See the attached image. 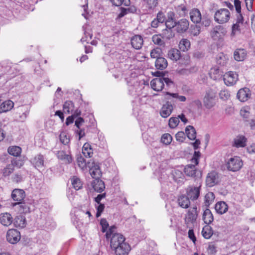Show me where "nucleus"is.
I'll use <instances>...</instances> for the list:
<instances>
[{"mask_svg":"<svg viewBox=\"0 0 255 255\" xmlns=\"http://www.w3.org/2000/svg\"><path fill=\"white\" fill-rule=\"evenodd\" d=\"M230 18V12L226 8H221L215 13L214 19L218 23L223 24L227 22Z\"/></svg>","mask_w":255,"mask_h":255,"instance_id":"nucleus-6","label":"nucleus"},{"mask_svg":"<svg viewBox=\"0 0 255 255\" xmlns=\"http://www.w3.org/2000/svg\"><path fill=\"white\" fill-rule=\"evenodd\" d=\"M176 10L179 13V15L181 16L185 15L187 12V9L184 5H178L176 7Z\"/></svg>","mask_w":255,"mask_h":255,"instance_id":"nucleus-58","label":"nucleus"},{"mask_svg":"<svg viewBox=\"0 0 255 255\" xmlns=\"http://www.w3.org/2000/svg\"><path fill=\"white\" fill-rule=\"evenodd\" d=\"M225 84L227 86H232L235 84L238 80V75L232 71L226 73L223 77Z\"/></svg>","mask_w":255,"mask_h":255,"instance_id":"nucleus-10","label":"nucleus"},{"mask_svg":"<svg viewBox=\"0 0 255 255\" xmlns=\"http://www.w3.org/2000/svg\"><path fill=\"white\" fill-rule=\"evenodd\" d=\"M131 44L135 49H140L143 44L142 37L139 35H135L131 38Z\"/></svg>","mask_w":255,"mask_h":255,"instance_id":"nucleus-21","label":"nucleus"},{"mask_svg":"<svg viewBox=\"0 0 255 255\" xmlns=\"http://www.w3.org/2000/svg\"><path fill=\"white\" fill-rule=\"evenodd\" d=\"M215 195L213 192H208L205 196L206 206H209L214 201Z\"/></svg>","mask_w":255,"mask_h":255,"instance_id":"nucleus-47","label":"nucleus"},{"mask_svg":"<svg viewBox=\"0 0 255 255\" xmlns=\"http://www.w3.org/2000/svg\"><path fill=\"white\" fill-rule=\"evenodd\" d=\"M166 95H169L173 98L178 99L179 101L181 102H185L186 100V98L184 96H180L177 93H170L169 92H166L165 93Z\"/></svg>","mask_w":255,"mask_h":255,"instance_id":"nucleus-56","label":"nucleus"},{"mask_svg":"<svg viewBox=\"0 0 255 255\" xmlns=\"http://www.w3.org/2000/svg\"><path fill=\"white\" fill-rule=\"evenodd\" d=\"M13 224L16 227H25L26 224L25 217L21 215L16 216L14 220Z\"/></svg>","mask_w":255,"mask_h":255,"instance_id":"nucleus-36","label":"nucleus"},{"mask_svg":"<svg viewBox=\"0 0 255 255\" xmlns=\"http://www.w3.org/2000/svg\"><path fill=\"white\" fill-rule=\"evenodd\" d=\"M87 167L89 168L90 173L93 178H100L102 172L98 163L95 162L93 159H90L87 161Z\"/></svg>","mask_w":255,"mask_h":255,"instance_id":"nucleus-7","label":"nucleus"},{"mask_svg":"<svg viewBox=\"0 0 255 255\" xmlns=\"http://www.w3.org/2000/svg\"><path fill=\"white\" fill-rule=\"evenodd\" d=\"M178 204L183 208H187L190 205V198L187 196L182 195L178 199Z\"/></svg>","mask_w":255,"mask_h":255,"instance_id":"nucleus-39","label":"nucleus"},{"mask_svg":"<svg viewBox=\"0 0 255 255\" xmlns=\"http://www.w3.org/2000/svg\"><path fill=\"white\" fill-rule=\"evenodd\" d=\"M226 33L227 31L223 26L217 25L211 31L210 34L214 40H219L223 38Z\"/></svg>","mask_w":255,"mask_h":255,"instance_id":"nucleus-8","label":"nucleus"},{"mask_svg":"<svg viewBox=\"0 0 255 255\" xmlns=\"http://www.w3.org/2000/svg\"><path fill=\"white\" fill-rule=\"evenodd\" d=\"M82 153L86 157H91L93 154V150L91 147V145L85 143L82 148Z\"/></svg>","mask_w":255,"mask_h":255,"instance_id":"nucleus-41","label":"nucleus"},{"mask_svg":"<svg viewBox=\"0 0 255 255\" xmlns=\"http://www.w3.org/2000/svg\"><path fill=\"white\" fill-rule=\"evenodd\" d=\"M31 162L38 170L43 168L44 166V158L43 155L38 154L32 160Z\"/></svg>","mask_w":255,"mask_h":255,"instance_id":"nucleus-14","label":"nucleus"},{"mask_svg":"<svg viewBox=\"0 0 255 255\" xmlns=\"http://www.w3.org/2000/svg\"><path fill=\"white\" fill-rule=\"evenodd\" d=\"M215 209L218 214L222 215L227 212L228 206L224 201H219L216 204Z\"/></svg>","mask_w":255,"mask_h":255,"instance_id":"nucleus-24","label":"nucleus"},{"mask_svg":"<svg viewBox=\"0 0 255 255\" xmlns=\"http://www.w3.org/2000/svg\"><path fill=\"white\" fill-rule=\"evenodd\" d=\"M220 182L219 176L215 171L209 172L206 177V184L208 187H212Z\"/></svg>","mask_w":255,"mask_h":255,"instance_id":"nucleus-9","label":"nucleus"},{"mask_svg":"<svg viewBox=\"0 0 255 255\" xmlns=\"http://www.w3.org/2000/svg\"><path fill=\"white\" fill-rule=\"evenodd\" d=\"M203 220L204 223L207 225L211 224L213 220V215L209 209H206L203 214Z\"/></svg>","mask_w":255,"mask_h":255,"instance_id":"nucleus-34","label":"nucleus"},{"mask_svg":"<svg viewBox=\"0 0 255 255\" xmlns=\"http://www.w3.org/2000/svg\"><path fill=\"white\" fill-rule=\"evenodd\" d=\"M240 31V23H236L232 26V35H235L238 32Z\"/></svg>","mask_w":255,"mask_h":255,"instance_id":"nucleus-63","label":"nucleus"},{"mask_svg":"<svg viewBox=\"0 0 255 255\" xmlns=\"http://www.w3.org/2000/svg\"><path fill=\"white\" fill-rule=\"evenodd\" d=\"M162 74L160 72H156L155 75L159 77L152 79L150 82V86L153 90L156 91H161L164 87V84L166 86L168 87L172 85L173 83L171 79L168 78L160 77V75Z\"/></svg>","mask_w":255,"mask_h":255,"instance_id":"nucleus-2","label":"nucleus"},{"mask_svg":"<svg viewBox=\"0 0 255 255\" xmlns=\"http://www.w3.org/2000/svg\"><path fill=\"white\" fill-rule=\"evenodd\" d=\"M25 197V192L19 189H15L13 190L11 194V197L14 201H17V203L21 202Z\"/></svg>","mask_w":255,"mask_h":255,"instance_id":"nucleus-15","label":"nucleus"},{"mask_svg":"<svg viewBox=\"0 0 255 255\" xmlns=\"http://www.w3.org/2000/svg\"><path fill=\"white\" fill-rule=\"evenodd\" d=\"M13 102L10 100L3 102L0 105V113L9 111L13 107Z\"/></svg>","mask_w":255,"mask_h":255,"instance_id":"nucleus-33","label":"nucleus"},{"mask_svg":"<svg viewBox=\"0 0 255 255\" xmlns=\"http://www.w3.org/2000/svg\"><path fill=\"white\" fill-rule=\"evenodd\" d=\"M161 53V49L159 48L153 49L150 52V56L152 58L158 59L160 56Z\"/></svg>","mask_w":255,"mask_h":255,"instance_id":"nucleus-50","label":"nucleus"},{"mask_svg":"<svg viewBox=\"0 0 255 255\" xmlns=\"http://www.w3.org/2000/svg\"><path fill=\"white\" fill-rule=\"evenodd\" d=\"M168 65L167 60L164 57H159L155 62V66L157 69L164 70Z\"/></svg>","mask_w":255,"mask_h":255,"instance_id":"nucleus-31","label":"nucleus"},{"mask_svg":"<svg viewBox=\"0 0 255 255\" xmlns=\"http://www.w3.org/2000/svg\"><path fill=\"white\" fill-rule=\"evenodd\" d=\"M13 222V218L11 215L8 213H4L0 214V223L4 226H9Z\"/></svg>","mask_w":255,"mask_h":255,"instance_id":"nucleus-19","label":"nucleus"},{"mask_svg":"<svg viewBox=\"0 0 255 255\" xmlns=\"http://www.w3.org/2000/svg\"><path fill=\"white\" fill-rule=\"evenodd\" d=\"M251 95L250 90L247 88L241 89L237 93V98L241 102H245L248 100Z\"/></svg>","mask_w":255,"mask_h":255,"instance_id":"nucleus-16","label":"nucleus"},{"mask_svg":"<svg viewBox=\"0 0 255 255\" xmlns=\"http://www.w3.org/2000/svg\"><path fill=\"white\" fill-rule=\"evenodd\" d=\"M60 141L64 145L68 144L70 142V137L64 132H62L59 136Z\"/></svg>","mask_w":255,"mask_h":255,"instance_id":"nucleus-52","label":"nucleus"},{"mask_svg":"<svg viewBox=\"0 0 255 255\" xmlns=\"http://www.w3.org/2000/svg\"><path fill=\"white\" fill-rule=\"evenodd\" d=\"M195 181L196 182L195 185H189L186 189L187 196L193 201L199 198L202 186V180L200 178H196Z\"/></svg>","mask_w":255,"mask_h":255,"instance_id":"nucleus-4","label":"nucleus"},{"mask_svg":"<svg viewBox=\"0 0 255 255\" xmlns=\"http://www.w3.org/2000/svg\"><path fill=\"white\" fill-rule=\"evenodd\" d=\"M202 234L205 239H210L213 235L211 227L209 226H205L202 229Z\"/></svg>","mask_w":255,"mask_h":255,"instance_id":"nucleus-44","label":"nucleus"},{"mask_svg":"<svg viewBox=\"0 0 255 255\" xmlns=\"http://www.w3.org/2000/svg\"><path fill=\"white\" fill-rule=\"evenodd\" d=\"M73 187L76 190L80 189L82 187V184L80 179L76 177H73L71 180Z\"/></svg>","mask_w":255,"mask_h":255,"instance_id":"nucleus-46","label":"nucleus"},{"mask_svg":"<svg viewBox=\"0 0 255 255\" xmlns=\"http://www.w3.org/2000/svg\"><path fill=\"white\" fill-rule=\"evenodd\" d=\"M168 57L175 61L178 60L181 57V53L179 50L176 48H172L168 51Z\"/></svg>","mask_w":255,"mask_h":255,"instance_id":"nucleus-29","label":"nucleus"},{"mask_svg":"<svg viewBox=\"0 0 255 255\" xmlns=\"http://www.w3.org/2000/svg\"><path fill=\"white\" fill-rule=\"evenodd\" d=\"M57 157L59 159L61 160L65 163L69 164L72 161V158L69 154H67L63 150L58 151L57 152Z\"/></svg>","mask_w":255,"mask_h":255,"instance_id":"nucleus-27","label":"nucleus"},{"mask_svg":"<svg viewBox=\"0 0 255 255\" xmlns=\"http://www.w3.org/2000/svg\"><path fill=\"white\" fill-rule=\"evenodd\" d=\"M24 164L23 161L19 159H15L11 160L10 164H12L13 167L16 166L18 168H20Z\"/></svg>","mask_w":255,"mask_h":255,"instance_id":"nucleus-59","label":"nucleus"},{"mask_svg":"<svg viewBox=\"0 0 255 255\" xmlns=\"http://www.w3.org/2000/svg\"><path fill=\"white\" fill-rule=\"evenodd\" d=\"M152 40L155 44L159 46L165 45L164 39L161 37V34L154 35L152 37Z\"/></svg>","mask_w":255,"mask_h":255,"instance_id":"nucleus-45","label":"nucleus"},{"mask_svg":"<svg viewBox=\"0 0 255 255\" xmlns=\"http://www.w3.org/2000/svg\"><path fill=\"white\" fill-rule=\"evenodd\" d=\"M94 190L97 192H102L105 188L104 182L99 178H96L92 183Z\"/></svg>","mask_w":255,"mask_h":255,"instance_id":"nucleus-23","label":"nucleus"},{"mask_svg":"<svg viewBox=\"0 0 255 255\" xmlns=\"http://www.w3.org/2000/svg\"><path fill=\"white\" fill-rule=\"evenodd\" d=\"M176 139L179 142H183L185 138V133L183 131H178L175 135Z\"/></svg>","mask_w":255,"mask_h":255,"instance_id":"nucleus-62","label":"nucleus"},{"mask_svg":"<svg viewBox=\"0 0 255 255\" xmlns=\"http://www.w3.org/2000/svg\"><path fill=\"white\" fill-rule=\"evenodd\" d=\"M247 139L244 135L236 136L233 141V146L237 148L244 147L247 145Z\"/></svg>","mask_w":255,"mask_h":255,"instance_id":"nucleus-20","label":"nucleus"},{"mask_svg":"<svg viewBox=\"0 0 255 255\" xmlns=\"http://www.w3.org/2000/svg\"><path fill=\"white\" fill-rule=\"evenodd\" d=\"M187 136L191 140H195L196 137V131L192 126H188L185 128Z\"/></svg>","mask_w":255,"mask_h":255,"instance_id":"nucleus-38","label":"nucleus"},{"mask_svg":"<svg viewBox=\"0 0 255 255\" xmlns=\"http://www.w3.org/2000/svg\"><path fill=\"white\" fill-rule=\"evenodd\" d=\"M14 170L12 164H8L5 168L3 169V175L4 176H9Z\"/></svg>","mask_w":255,"mask_h":255,"instance_id":"nucleus-54","label":"nucleus"},{"mask_svg":"<svg viewBox=\"0 0 255 255\" xmlns=\"http://www.w3.org/2000/svg\"><path fill=\"white\" fill-rule=\"evenodd\" d=\"M200 156V152L199 151H195L194 153V156L193 158L191 160V161L195 165H197L198 164V159Z\"/></svg>","mask_w":255,"mask_h":255,"instance_id":"nucleus-64","label":"nucleus"},{"mask_svg":"<svg viewBox=\"0 0 255 255\" xmlns=\"http://www.w3.org/2000/svg\"><path fill=\"white\" fill-rule=\"evenodd\" d=\"M198 216L197 209L196 207L190 209L186 214L185 218V222L187 225L190 223H194L196 222Z\"/></svg>","mask_w":255,"mask_h":255,"instance_id":"nucleus-12","label":"nucleus"},{"mask_svg":"<svg viewBox=\"0 0 255 255\" xmlns=\"http://www.w3.org/2000/svg\"><path fill=\"white\" fill-rule=\"evenodd\" d=\"M176 30L178 33H183L188 29L189 25V21L185 19L182 18L179 20L176 21Z\"/></svg>","mask_w":255,"mask_h":255,"instance_id":"nucleus-13","label":"nucleus"},{"mask_svg":"<svg viewBox=\"0 0 255 255\" xmlns=\"http://www.w3.org/2000/svg\"><path fill=\"white\" fill-rule=\"evenodd\" d=\"M227 57L223 53H220L217 57V63L221 65H224L227 61Z\"/></svg>","mask_w":255,"mask_h":255,"instance_id":"nucleus-49","label":"nucleus"},{"mask_svg":"<svg viewBox=\"0 0 255 255\" xmlns=\"http://www.w3.org/2000/svg\"><path fill=\"white\" fill-rule=\"evenodd\" d=\"M130 250V246L127 243L123 244L122 246L113 251L116 255H128Z\"/></svg>","mask_w":255,"mask_h":255,"instance_id":"nucleus-17","label":"nucleus"},{"mask_svg":"<svg viewBox=\"0 0 255 255\" xmlns=\"http://www.w3.org/2000/svg\"><path fill=\"white\" fill-rule=\"evenodd\" d=\"M174 180L178 183H182L184 181V175L179 170H175L172 172Z\"/></svg>","mask_w":255,"mask_h":255,"instance_id":"nucleus-32","label":"nucleus"},{"mask_svg":"<svg viewBox=\"0 0 255 255\" xmlns=\"http://www.w3.org/2000/svg\"><path fill=\"white\" fill-rule=\"evenodd\" d=\"M144 6L147 12L152 11L158 5V0H143Z\"/></svg>","mask_w":255,"mask_h":255,"instance_id":"nucleus-28","label":"nucleus"},{"mask_svg":"<svg viewBox=\"0 0 255 255\" xmlns=\"http://www.w3.org/2000/svg\"><path fill=\"white\" fill-rule=\"evenodd\" d=\"M77 164L78 166L82 169L87 167V162L81 156L77 157Z\"/></svg>","mask_w":255,"mask_h":255,"instance_id":"nucleus-53","label":"nucleus"},{"mask_svg":"<svg viewBox=\"0 0 255 255\" xmlns=\"http://www.w3.org/2000/svg\"><path fill=\"white\" fill-rule=\"evenodd\" d=\"M195 164H188L184 168V172L186 176L195 177L197 172V169Z\"/></svg>","mask_w":255,"mask_h":255,"instance_id":"nucleus-25","label":"nucleus"},{"mask_svg":"<svg viewBox=\"0 0 255 255\" xmlns=\"http://www.w3.org/2000/svg\"><path fill=\"white\" fill-rule=\"evenodd\" d=\"M243 165V162L239 156L230 158L226 163V166L229 171L236 172L241 169Z\"/></svg>","mask_w":255,"mask_h":255,"instance_id":"nucleus-5","label":"nucleus"},{"mask_svg":"<svg viewBox=\"0 0 255 255\" xmlns=\"http://www.w3.org/2000/svg\"><path fill=\"white\" fill-rule=\"evenodd\" d=\"M172 111V105L168 102L165 104L163 105L160 110V114L162 117L166 118L171 115Z\"/></svg>","mask_w":255,"mask_h":255,"instance_id":"nucleus-22","label":"nucleus"},{"mask_svg":"<svg viewBox=\"0 0 255 255\" xmlns=\"http://www.w3.org/2000/svg\"><path fill=\"white\" fill-rule=\"evenodd\" d=\"M172 140V137L171 135L169 133H164L163 134L161 138V141L163 143L168 145L169 144Z\"/></svg>","mask_w":255,"mask_h":255,"instance_id":"nucleus-48","label":"nucleus"},{"mask_svg":"<svg viewBox=\"0 0 255 255\" xmlns=\"http://www.w3.org/2000/svg\"><path fill=\"white\" fill-rule=\"evenodd\" d=\"M210 77L214 80H218L221 79L222 77V72L217 67H214L211 69L209 73Z\"/></svg>","mask_w":255,"mask_h":255,"instance_id":"nucleus-37","label":"nucleus"},{"mask_svg":"<svg viewBox=\"0 0 255 255\" xmlns=\"http://www.w3.org/2000/svg\"><path fill=\"white\" fill-rule=\"evenodd\" d=\"M74 110V104L71 101H66L63 105V113L66 114L72 113Z\"/></svg>","mask_w":255,"mask_h":255,"instance_id":"nucleus-35","label":"nucleus"},{"mask_svg":"<svg viewBox=\"0 0 255 255\" xmlns=\"http://www.w3.org/2000/svg\"><path fill=\"white\" fill-rule=\"evenodd\" d=\"M190 47V42L187 39H182L179 43L180 49L183 51H186L188 50Z\"/></svg>","mask_w":255,"mask_h":255,"instance_id":"nucleus-42","label":"nucleus"},{"mask_svg":"<svg viewBox=\"0 0 255 255\" xmlns=\"http://www.w3.org/2000/svg\"><path fill=\"white\" fill-rule=\"evenodd\" d=\"M191 20L194 23H199L202 19L201 13L197 8L192 9L189 13Z\"/></svg>","mask_w":255,"mask_h":255,"instance_id":"nucleus-18","label":"nucleus"},{"mask_svg":"<svg viewBox=\"0 0 255 255\" xmlns=\"http://www.w3.org/2000/svg\"><path fill=\"white\" fill-rule=\"evenodd\" d=\"M197 70L196 67L193 66L189 69L186 68L179 70V72L181 74H189Z\"/></svg>","mask_w":255,"mask_h":255,"instance_id":"nucleus-60","label":"nucleus"},{"mask_svg":"<svg viewBox=\"0 0 255 255\" xmlns=\"http://www.w3.org/2000/svg\"><path fill=\"white\" fill-rule=\"evenodd\" d=\"M240 114L247 121H250L249 119L250 116V113L247 108L242 109L240 111Z\"/></svg>","mask_w":255,"mask_h":255,"instance_id":"nucleus-55","label":"nucleus"},{"mask_svg":"<svg viewBox=\"0 0 255 255\" xmlns=\"http://www.w3.org/2000/svg\"><path fill=\"white\" fill-rule=\"evenodd\" d=\"M161 35L162 39L170 40L174 37L175 34L172 29L165 28L162 30Z\"/></svg>","mask_w":255,"mask_h":255,"instance_id":"nucleus-40","label":"nucleus"},{"mask_svg":"<svg viewBox=\"0 0 255 255\" xmlns=\"http://www.w3.org/2000/svg\"><path fill=\"white\" fill-rule=\"evenodd\" d=\"M247 56L246 51L244 49H237L234 53V59L237 61H243Z\"/></svg>","mask_w":255,"mask_h":255,"instance_id":"nucleus-26","label":"nucleus"},{"mask_svg":"<svg viewBox=\"0 0 255 255\" xmlns=\"http://www.w3.org/2000/svg\"><path fill=\"white\" fill-rule=\"evenodd\" d=\"M20 239V232L16 229L8 230L6 234V240L10 244H16Z\"/></svg>","mask_w":255,"mask_h":255,"instance_id":"nucleus-11","label":"nucleus"},{"mask_svg":"<svg viewBox=\"0 0 255 255\" xmlns=\"http://www.w3.org/2000/svg\"><path fill=\"white\" fill-rule=\"evenodd\" d=\"M8 153L14 156H18L21 152V149L17 146H12L8 147L7 149Z\"/></svg>","mask_w":255,"mask_h":255,"instance_id":"nucleus-43","label":"nucleus"},{"mask_svg":"<svg viewBox=\"0 0 255 255\" xmlns=\"http://www.w3.org/2000/svg\"><path fill=\"white\" fill-rule=\"evenodd\" d=\"M18 205V210L21 213L26 214L30 212V204L25 202L15 203L13 206Z\"/></svg>","mask_w":255,"mask_h":255,"instance_id":"nucleus-30","label":"nucleus"},{"mask_svg":"<svg viewBox=\"0 0 255 255\" xmlns=\"http://www.w3.org/2000/svg\"><path fill=\"white\" fill-rule=\"evenodd\" d=\"M179 123V120L178 117H172L169 120V126L170 128H174L176 127Z\"/></svg>","mask_w":255,"mask_h":255,"instance_id":"nucleus-51","label":"nucleus"},{"mask_svg":"<svg viewBox=\"0 0 255 255\" xmlns=\"http://www.w3.org/2000/svg\"><path fill=\"white\" fill-rule=\"evenodd\" d=\"M116 227L112 226L107 232L106 236L107 239L111 238L110 246L112 250H114L122 246L125 242V238L121 234L115 232Z\"/></svg>","mask_w":255,"mask_h":255,"instance_id":"nucleus-1","label":"nucleus"},{"mask_svg":"<svg viewBox=\"0 0 255 255\" xmlns=\"http://www.w3.org/2000/svg\"><path fill=\"white\" fill-rule=\"evenodd\" d=\"M220 98L223 100H228L230 97V94L227 90H222L219 93Z\"/></svg>","mask_w":255,"mask_h":255,"instance_id":"nucleus-61","label":"nucleus"},{"mask_svg":"<svg viewBox=\"0 0 255 255\" xmlns=\"http://www.w3.org/2000/svg\"><path fill=\"white\" fill-rule=\"evenodd\" d=\"M217 101V92L215 90L209 89L206 91L203 102L206 109H211L214 107Z\"/></svg>","mask_w":255,"mask_h":255,"instance_id":"nucleus-3","label":"nucleus"},{"mask_svg":"<svg viewBox=\"0 0 255 255\" xmlns=\"http://www.w3.org/2000/svg\"><path fill=\"white\" fill-rule=\"evenodd\" d=\"M155 18L160 23H162L165 21L166 16L162 11H159L157 13L156 17Z\"/></svg>","mask_w":255,"mask_h":255,"instance_id":"nucleus-57","label":"nucleus"}]
</instances>
